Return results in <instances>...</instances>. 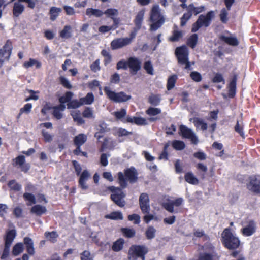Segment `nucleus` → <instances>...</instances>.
<instances>
[{"label":"nucleus","mask_w":260,"mask_h":260,"mask_svg":"<svg viewBox=\"0 0 260 260\" xmlns=\"http://www.w3.org/2000/svg\"><path fill=\"white\" fill-rule=\"evenodd\" d=\"M86 14L89 17L94 16L96 17H100L104 14V12L99 9L88 8L86 9Z\"/></svg>","instance_id":"27"},{"label":"nucleus","mask_w":260,"mask_h":260,"mask_svg":"<svg viewBox=\"0 0 260 260\" xmlns=\"http://www.w3.org/2000/svg\"><path fill=\"white\" fill-rule=\"evenodd\" d=\"M45 236L48 240L53 243L56 241V238L58 236L57 233L54 231L51 232H46L45 233Z\"/></svg>","instance_id":"43"},{"label":"nucleus","mask_w":260,"mask_h":260,"mask_svg":"<svg viewBox=\"0 0 260 260\" xmlns=\"http://www.w3.org/2000/svg\"><path fill=\"white\" fill-rule=\"evenodd\" d=\"M214 16L213 11L208 12L206 15H200L197 21L193 24L191 31L196 32L201 27H207L209 26Z\"/></svg>","instance_id":"4"},{"label":"nucleus","mask_w":260,"mask_h":260,"mask_svg":"<svg viewBox=\"0 0 260 260\" xmlns=\"http://www.w3.org/2000/svg\"><path fill=\"white\" fill-rule=\"evenodd\" d=\"M104 14L107 15V17H110L112 19L117 16L118 15V11L116 9L110 8L107 9Z\"/></svg>","instance_id":"44"},{"label":"nucleus","mask_w":260,"mask_h":260,"mask_svg":"<svg viewBox=\"0 0 260 260\" xmlns=\"http://www.w3.org/2000/svg\"><path fill=\"white\" fill-rule=\"evenodd\" d=\"M15 165L18 166L22 171L26 172L30 168L29 164H25V159L23 155H19L15 159Z\"/></svg>","instance_id":"16"},{"label":"nucleus","mask_w":260,"mask_h":260,"mask_svg":"<svg viewBox=\"0 0 260 260\" xmlns=\"http://www.w3.org/2000/svg\"><path fill=\"white\" fill-rule=\"evenodd\" d=\"M141 60L136 57H130L128 59V68L133 75H136L141 69Z\"/></svg>","instance_id":"12"},{"label":"nucleus","mask_w":260,"mask_h":260,"mask_svg":"<svg viewBox=\"0 0 260 260\" xmlns=\"http://www.w3.org/2000/svg\"><path fill=\"white\" fill-rule=\"evenodd\" d=\"M23 245L22 243L16 244L13 247V254L14 255H18L23 251Z\"/></svg>","instance_id":"47"},{"label":"nucleus","mask_w":260,"mask_h":260,"mask_svg":"<svg viewBox=\"0 0 260 260\" xmlns=\"http://www.w3.org/2000/svg\"><path fill=\"white\" fill-rule=\"evenodd\" d=\"M61 12V9L55 7H52L50 8L49 13L50 14V19L52 21L56 20L59 14Z\"/></svg>","instance_id":"32"},{"label":"nucleus","mask_w":260,"mask_h":260,"mask_svg":"<svg viewBox=\"0 0 260 260\" xmlns=\"http://www.w3.org/2000/svg\"><path fill=\"white\" fill-rule=\"evenodd\" d=\"M125 176L132 183H135L137 181V173L135 169L133 167L125 169L124 171Z\"/></svg>","instance_id":"17"},{"label":"nucleus","mask_w":260,"mask_h":260,"mask_svg":"<svg viewBox=\"0 0 260 260\" xmlns=\"http://www.w3.org/2000/svg\"><path fill=\"white\" fill-rule=\"evenodd\" d=\"M94 100V96L92 93H88L86 96L84 98L80 99V101L82 103V105L84 104L90 105L91 104Z\"/></svg>","instance_id":"33"},{"label":"nucleus","mask_w":260,"mask_h":260,"mask_svg":"<svg viewBox=\"0 0 260 260\" xmlns=\"http://www.w3.org/2000/svg\"><path fill=\"white\" fill-rule=\"evenodd\" d=\"M188 50L185 46L177 47L175 50V55L177 57L179 64L185 65V69L191 70L192 68L188 60Z\"/></svg>","instance_id":"3"},{"label":"nucleus","mask_w":260,"mask_h":260,"mask_svg":"<svg viewBox=\"0 0 260 260\" xmlns=\"http://www.w3.org/2000/svg\"><path fill=\"white\" fill-rule=\"evenodd\" d=\"M144 10H141L139 11L137 14L135 19L134 20V23L136 30H140L141 28L142 22L144 17Z\"/></svg>","instance_id":"21"},{"label":"nucleus","mask_w":260,"mask_h":260,"mask_svg":"<svg viewBox=\"0 0 260 260\" xmlns=\"http://www.w3.org/2000/svg\"><path fill=\"white\" fill-rule=\"evenodd\" d=\"M156 230L152 226L149 227L146 231V235L148 239H151L155 237Z\"/></svg>","instance_id":"51"},{"label":"nucleus","mask_w":260,"mask_h":260,"mask_svg":"<svg viewBox=\"0 0 260 260\" xmlns=\"http://www.w3.org/2000/svg\"><path fill=\"white\" fill-rule=\"evenodd\" d=\"M256 225L253 220H250L247 225L243 227L241 232L244 236H250L252 235L256 231Z\"/></svg>","instance_id":"15"},{"label":"nucleus","mask_w":260,"mask_h":260,"mask_svg":"<svg viewBox=\"0 0 260 260\" xmlns=\"http://www.w3.org/2000/svg\"><path fill=\"white\" fill-rule=\"evenodd\" d=\"M60 82L61 84L66 88L71 89L72 86L70 84L69 81L64 77H60Z\"/></svg>","instance_id":"61"},{"label":"nucleus","mask_w":260,"mask_h":260,"mask_svg":"<svg viewBox=\"0 0 260 260\" xmlns=\"http://www.w3.org/2000/svg\"><path fill=\"white\" fill-rule=\"evenodd\" d=\"M108 189L112 192L111 195V200L118 206L123 207L125 205V201L123 199L125 194L122 190L119 187L109 186Z\"/></svg>","instance_id":"5"},{"label":"nucleus","mask_w":260,"mask_h":260,"mask_svg":"<svg viewBox=\"0 0 260 260\" xmlns=\"http://www.w3.org/2000/svg\"><path fill=\"white\" fill-rule=\"evenodd\" d=\"M82 105L80 100L78 101L77 100L70 101L67 104L68 108H77Z\"/></svg>","instance_id":"50"},{"label":"nucleus","mask_w":260,"mask_h":260,"mask_svg":"<svg viewBox=\"0 0 260 260\" xmlns=\"http://www.w3.org/2000/svg\"><path fill=\"white\" fill-rule=\"evenodd\" d=\"M162 206L167 211L170 213L174 212V206L171 201L164 203Z\"/></svg>","instance_id":"64"},{"label":"nucleus","mask_w":260,"mask_h":260,"mask_svg":"<svg viewBox=\"0 0 260 260\" xmlns=\"http://www.w3.org/2000/svg\"><path fill=\"white\" fill-rule=\"evenodd\" d=\"M30 212L37 215L40 216L46 212V209L45 207L37 205L31 208Z\"/></svg>","instance_id":"28"},{"label":"nucleus","mask_w":260,"mask_h":260,"mask_svg":"<svg viewBox=\"0 0 260 260\" xmlns=\"http://www.w3.org/2000/svg\"><path fill=\"white\" fill-rule=\"evenodd\" d=\"M59 36L63 39H69L72 37V27L70 25L64 26L63 29L60 32Z\"/></svg>","instance_id":"26"},{"label":"nucleus","mask_w":260,"mask_h":260,"mask_svg":"<svg viewBox=\"0 0 260 260\" xmlns=\"http://www.w3.org/2000/svg\"><path fill=\"white\" fill-rule=\"evenodd\" d=\"M212 82L214 83H219L223 82L224 84L225 81L222 74L219 73H216L215 76L212 79Z\"/></svg>","instance_id":"62"},{"label":"nucleus","mask_w":260,"mask_h":260,"mask_svg":"<svg viewBox=\"0 0 260 260\" xmlns=\"http://www.w3.org/2000/svg\"><path fill=\"white\" fill-rule=\"evenodd\" d=\"M247 187L250 191L256 194H260V176H250L247 183Z\"/></svg>","instance_id":"9"},{"label":"nucleus","mask_w":260,"mask_h":260,"mask_svg":"<svg viewBox=\"0 0 260 260\" xmlns=\"http://www.w3.org/2000/svg\"><path fill=\"white\" fill-rule=\"evenodd\" d=\"M184 178L185 181L191 184L197 185L199 183V180L192 172L186 173Z\"/></svg>","instance_id":"24"},{"label":"nucleus","mask_w":260,"mask_h":260,"mask_svg":"<svg viewBox=\"0 0 260 260\" xmlns=\"http://www.w3.org/2000/svg\"><path fill=\"white\" fill-rule=\"evenodd\" d=\"M121 231L124 235L127 238L133 237L135 234V231L133 229L122 228Z\"/></svg>","instance_id":"49"},{"label":"nucleus","mask_w":260,"mask_h":260,"mask_svg":"<svg viewBox=\"0 0 260 260\" xmlns=\"http://www.w3.org/2000/svg\"><path fill=\"white\" fill-rule=\"evenodd\" d=\"M179 134L183 138L189 139L191 143L194 144H197L199 142L198 138L194 132L185 125H181L179 126Z\"/></svg>","instance_id":"8"},{"label":"nucleus","mask_w":260,"mask_h":260,"mask_svg":"<svg viewBox=\"0 0 260 260\" xmlns=\"http://www.w3.org/2000/svg\"><path fill=\"white\" fill-rule=\"evenodd\" d=\"M104 90L109 99L117 103L125 102L131 99V95H126L123 92L116 93L111 90L110 88L107 86L105 87Z\"/></svg>","instance_id":"6"},{"label":"nucleus","mask_w":260,"mask_h":260,"mask_svg":"<svg viewBox=\"0 0 260 260\" xmlns=\"http://www.w3.org/2000/svg\"><path fill=\"white\" fill-rule=\"evenodd\" d=\"M87 140V136L85 134H80L76 136L74 140L75 145L81 146Z\"/></svg>","instance_id":"25"},{"label":"nucleus","mask_w":260,"mask_h":260,"mask_svg":"<svg viewBox=\"0 0 260 260\" xmlns=\"http://www.w3.org/2000/svg\"><path fill=\"white\" fill-rule=\"evenodd\" d=\"M113 115L116 117L117 119L122 120L126 115V111L125 109H121L119 111H116L113 113Z\"/></svg>","instance_id":"53"},{"label":"nucleus","mask_w":260,"mask_h":260,"mask_svg":"<svg viewBox=\"0 0 260 260\" xmlns=\"http://www.w3.org/2000/svg\"><path fill=\"white\" fill-rule=\"evenodd\" d=\"M172 146L174 149L177 150H182L185 148V144L182 141L174 140L172 143Z\"/></svg>","instance_id":"45"},{"label":"nucleus","mask_w":260,"mask_h":260,"mask_svg":"<svg viewBox=\"0 0 260 260\" xmlns=\"http://www.w3.org/2000/svg\"><path fill=\"white\" fill-rule=\"evenodd\" d=\"M124 240L122 238H119L116 240L113 244L112 250L114 251H119L123 247Z\"/></svg>","instance_id":"34"},{"label":"nucleus","mask_w":260,"mask_h":260,"mask_svg":"<svg viewBox=\"0 0 260 260\" xmlns=\"http://www.w3.org/2000/svg\"><path fill=\"white\" fill-rule=\"evenodd\" d=\"M149 21L151 22L149 29L150 31H156L165 23V18L161 14L158 5H156L152 7L150 13Z\"/></svg>","instance_id":"1"},{"label":"nucleus","mask_w":260,"mask_h":260,"mask_svg":"<svg viewBox=\"0 0 260 260\" xmlns=\"http://www.w3.org/2000/svg\"><path fill=\"white\" fill-rule=\"evenodd\" d=\"M83 116L85 118H93V113L92 110L90 108H86L83 112Z\"/></svg>","instance_id":"63"},{"label":"nucleus","mask_w":260,"mask_h":260,"mask_svg":"<svg viewBox=\"0 0 260 260\" xmlns=\"http://www.w3.org/2000/svg\"><path fill=\"white\" fill-rule=\"evenodd\" d=\"M21 3L16 2L14 3L12 11L13 16L15 17H19L24 11L25 7Z\"/></svg>","instance_id":"18"},{"label":"nucleus","mask_w":260,"mask_h":260,"mask_svg":"<svg viewBox=\"0 0 260 260\" xmlns=\"http://www.w3.org/2000/svg\"><path fill=\"white\" fill-rule=\"evenodd\" d=\"M12 49L11 42L7 41L3 48L0 49V67L6 60L9 59L11 54Z\"/></svg>","instance_id":"10"},{"label":"nucleus","mask_w":260,"mask_h":260,"mask_svg":"<svg viewBox=\"0 0 260 260\" xmlns=\"http://www.w3.org/2000/svg\"><path fill=\"white\" fill-rule=\"evenodd\" d=\"M8 186L11 190H13L15 191H19L22 188L21 185L16 182V181L14 180L9 181L8 183Z\"/></svg>","instance_id":"42"},{"label":"nucleus","mask_w":260,"mask_h":260,"mask_svg":"<svg viewBox=\"0 0 260 260\" xmlns=\"http://www.w3.org/2000/svg\"><path fill=\"white\" fill-rule=\"evenodd\" d=\"M223 243L229 249H235L240 245L238 238L235 237L230 231L229 228L224 229L222 233Z\"/></svg>","instance_id":"2"},{"label":"nucleus","mask_w":260,"mask_h":260,"mask_svg":"<svg viewBox=\"0 0 260 260\" xmlns=\"http://www.w3.org/2000/svg\"><path fill=\"white\" fill-rule=\"evenodd\" d=\"M199 260H214V255L213 253H203L200 254Z\"/></svg>","instance_id":"57"},{"label":"nucleus","mask_w":260,"mask_h":260,"mask_svg":"<svg viewBox=\"0 0 260 260\" xmlns=\"http://www.w3.org/2000/svg\"><path fill=\"white\" fill-rule=\"evenodd\" d=\"M139 205L142 212L144 214H149L150 210V200L146 193L140 194L139 199Z\"/></svg>","instance_id":"11"},{"label":"nucleus","mask_w":260,"mask_h":260,"mask_svg":"<svg viewBox=\"0 0 260 260\" xmlns=\"http://www.w3.org/2000/svg\"><path fill=\"white\" fill-rule=\"evenodd\" d=\"M177 79V77L175 75L170 76L168 78L167 84V87L168 90H170L174 87Z\"/></svg>","instance_id":"39"},{"label":"nucleus","mask_w":260,"mask_h":260,"mask_svg":"<svg viewBox=\"0 0 260 260\" xmlns=\"http://www.w3.org/2000/svg\"><path fill=\"white\" fill-rule=\"evenodd\" d=\"M73 93L70 91H68L66 93L65 95L61 96L59 99V101L60 103V104H64V103L67 102H69L72 96H73Z\"/></svg>","instance_id":"40"},{"label":"nucleus","mask_w":260,"mask_h":260,"mask_svg":"<svg viewBox=\"0 0 260 260\" xmlns=\"http://www.w3.org/2000/svg\"><path fill=\"white\" fill-rule=\"evenodd\" d=\"M236 81H237V76L235 75L229 84V96L230 97H233L235 95V92L236 88Z\"/></svg>","instance_id":"29"},{"label":"nucleus","mask_w":260,"mask_h":260,"mask_svg":"<svg viewBox=\"0 0 260 260\" xmlns=\"http://www.w3.org/2000/svg\"><path fill=\"white\" fill-rule=\"evenodd\" d=\"M187 12L183 14L182 17L181 18V23L180 25L181 26H184L185 25L187 21L191 18L192 16L191 12L190 11H187Z\"/></svg>","instance_id":"46"},{"label":"nucleus","mask_w":260,"mask_h":260,"mask_svg":"<svg viewBox=\"0 0 260 260\" xmlns=\"http://www.w3.org/2000/svg\"><path fill=\"white\" fill-rule=\"evenodd\" d=\"M161 100V96L159 94H152L148 99V102L153 106H158Z\"/></svg>","instance_id":"31"},{"label":"nucleus","mask_w":260,"mask_h":260,"mask_svg":"<svg viewBox=\"0 0 260 260\" xmlns=\"http://www.w3.org/2000/svg\"><path fill=\"white\" fill-rule=\"evenodd\" d=\"M161 109L157 108L150 107L147 111L146 113L149 115L155 116L161 113Z\"/></svg>","instance_id":"52"},{"label":"nucleus","mask_w":260,"mask_h":260,"mask_svg":"<svg viewBox=\"0 0 260 260\" xmlns=\"http://www.w3.org/2000/svg\"><path fill=\"white\" fill-rule=\"evenodd\" d=\"M81 260H93V256L89 251L85 250L80 254Z\"/></svg>","instance_id":"54"},{"label":"nucleus","mask_w":260,"mask_h":260,"mask_svg":"<svg viewBox=\"0 0 260 260\" xmlns=\"http://www.w3.org/2000/svg\"><path fill=\"white\" fill-rule=\"evenodd\" d=\"M182 36V31L174 29L173 32V35L170 37L169 40L172 42H176L178 41Z\"/></svg>","instance_id":"41"},{"label":"nucleus","mask_w":260,"mask_h":260,"mask_svg":"<svg viewBox=\"0 0 260 260\" xmlns=\"http://www.w3.org/2000/svg\"><path fill=\"white\" fill-rule=\"evenodd\" d=\"M71 115L75 121L78 124L81 125L84 123L85 121L83 119L80 115V113L79 110L73 111L71 113Z\"/></svg>","instance_id":"30"},{"label":"nucleus","mask_w":260,"mask_h":260,"mask_svg":"<svg viewBox=\"0 0 260 260\" xmlns=\"http://www.w3.org/2000/svg\"><path fill=\"white\" fill-rule=\"evenodd\" d=\"M219 38L221 41L231 46H237L239 43L236 37L233 36L228 31L225 32L224 34L220 35Z\"/></svg>","instance_id":"13"},{"label":"nucleus","mask_w":260,"mask_h":260,"mask_svg":"<svg viewBox=\"0 0 260 260\" xmlns=\"http://www.w3.org/2000/svg\"><path fill=\"white\" fill-rule=\"evenodd\" d=\"M131 44V40L127 38H120L113 40L111 43L112 49L115 50Z\"/></svg>","instance_id":"14"},{"label":"nucleus","mask_w":260,"mask_h":260,"mask_svg":"<svg viewBox=\"0 0 260 260\" xmlns=\"http://www.w3.org/2000/svg\"><path fill=\"white\" fill-rule=\"evenodd\" d=\"M118 179L119 183L122 188H125L127 186V182L124 174L120 172L118 173Z\"/></svg>","instance_id":"48"},{"label":"nucleus","mask_w":260,"mask_h":260,"mask_svg":"<svg viewBox=\"0 0 260 260\" xmlns=\"http://www.w3.org/2000/svg\"><path fill=\"white\" fill-rule=\"evenodd\" d=\"M147 252V249L145 246L133 245L129 250L128 258L131 260H135L138 257H141L142 260H144V255Z\"/></svg>","instance_id":"7"},{"label":"nucleus","mask_w":260,"mask_h":260,"mask_svg":"<svg viewBox=\"0 0 260 260\" xmlns=\"http://www.w3.org/2000/svg\"><path fill=\"white\" fill-rule=\"evenodd\" d=\"M42 134L44 137V140L46 142H50L53 140V135L50 134L45 130L42 131Z\"/></svg>","instance_id":"58"},{"label":"nucleus","mask_w":260,"mask_h":260,"mask_svg":"<svg viewBox=\"0 0 260 260\" xmlns=\"http://www.w3.org/2000/svg\"><path fill=\"white\" fill-rule=\"evenodd\" d=\"M204 10L205 7L204 6L196 7L193 4H190L187 8V11H190L192 14H194L195 15H197Z\"/></svg>","instance_id":"35"},{"label":"nucleus","mask_w":260,"mask_h":260,"mask_svg":"<svg viewBox=\"0 0 260 260\" xmlns=\"http://www.w3.org/2000/svg\"><path fill=\"white\" fill-rule=\"evenodd\" d=\"M16 236L15 230H8L4 237L5 245L11 246Z\"/></svg>","instance_id":"19"},{"label":"nucleus","mask_w":260,"mask_h":260,"mask_svg":"<svg viewBox=\"0 0 260 260\" xmlns=\"http://www.w3.org/2000/svg\"><path fill=\"white\" fill-rule=\"evenodd\" d=\"M105 217L107 219H110L112 220L123 219V215L122 213L118 211L113 212L109 214L106 215Z\"/></svg>","instance_id":"36"},{"label":"nucleus","mask_w":260,"mask_h":260,"mask_svg":"<svg viewBox=\"0 0 260 260\" xmlns=\"http://www.w3.org/2000/svg\"><path fill=\"white\" fill-rule=\"evenodd\" d=\"M24 243L26 245L28 253L30 255H34L35 253V249L34 248L32 240L30 238L25 237L24 239Z\"/></svg>","instance_id":"23"},{"label":"nucleus","mask_w":260,"mask_h":260,"mask_svg":"<svg viewBox=\"0 0 260 260\" xmlns=\"http://www.w3.org/2000/svg\"><path fill=\"white\" fill-rule=\"evenodd\" d=\"M190 121L193 123L197 128H200L201 130L205 131L208 128L207 123L205 122L202 118L194 117L190 118Z\"/></svg>","instance_id":"20"},{"label":"nucleus","mask_w":260,"mask_h":260,"mask_svg":"<svg viewBox=\"0 0 260 260\" xmlns=\"http://www.w3.org/2000/svg\"><path fill=\"white\" fill-rule=\"evenodd\" d=\"M128 68V60L127 61L122 59L118 61L116 65L117 70H126Z\"/></svg>","instance_id":"55"},{"label":"nucleus","mask_w":260,"mask_h":260,"mask_svg":"<svg viewBox=\"0 0 260 260\" xmlns=\"http://www.w3.org/2000/svg\"><path fill=\"white\" fill-rule=\"evenodd\" d=\"M66 108V106L64 104H60L57 106H55L53 107V116L57 119H60L62 117V113L63 112Z\"/></svg>","instance_id":"22"},{"label":"nucleus","mask_w":260,"mask_h":260,"mask_svg":"<svg viewBox=\"0 0 260 260\" xmlns=\"http://www.w3.org/2000/svg\"><path fill=\"white\" fill-rule=\"evenodd\" d=\"M23 197L25 200L29 201L30 204H35L36 203L35 196L31 193H25L23 194Z\"/></svg>","instance_id":"60"},{"label":"nucleus","mask_w":260,"mask_h":260,"mask_svg":"<svg viewBox=\"0 0 260 260\" xmlns=\"http://www.w3.org/2000/svg\"><path fill=\"white\" fill-rule=\"evenodd\" d=\"M234 129L235 131L238 133H239L243 138H245L244 133L243 131V124L242 120H237L236 124L235 126Z\"/></svg>","instance_id":"37"},{"label":"nucleus","mask_w":260,"mask_h":260,"mask_svg":"<svg viewBox=\"0 0 260 260\" xmlns=\"http://www.w3.org/2000/svg\"><path fill=\"white\" fill-rule=\"evenodd\" d=\"M144 68L147 73L150 75H153V68L151 61H148L145 62Z\"/></svg>","instance_id":"56"},{"label":"nucleus","mask_w":260,"mask_h":260,"mask_svg":"<svg viewBox=\"0 0 260 260\" xmlns=\"http://www.w3.org/2000/svg\"><path fill=\"white\" fill-rule=\"evenodd\" d=\"M198 36L194 34L192 35L187 40V45L191 48H194L197 43Z\"/></svg>","instance_id":"38"},{"label":"nucleus","mask_w":260,"mask_h":260,"mask_svg":"<svg viewBox=\"0 0 260 260\" xmlns=\"http://www.w3.org/2000/svg\"><path fill=\"white\" fill-rule=\"evenodd\" d=\"M100 60L99 59H96L93 63L90 65V69L94 72H96L100 70Z\"/></svg>","instance_id":"59"}]
</instances>
